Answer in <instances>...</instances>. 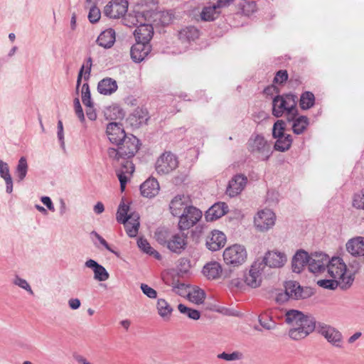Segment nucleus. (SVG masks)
I'll return each instance as SVG.
<instances>
[{"mask_svg":"<svg viewBox=\"0 0 364 364\" xmlns=\"http://www.w3.org/2000/svg\"><path fill=\"white\" fill-rule=\"evenodd\" d=\"M117 146V149H108L107 154L109 159L117 162H119L120 159H122V168L117 171V176L120 182V189L124 191L129 178L134 171V166L129 159L137 153L140 144L139 140L135 136L130 134L127 135Z\"/></svg>","mask_w":364,"mask_h":364,"instance_id":"obj_1","label":"nucleus"},{"mask_svg":"<svg viewBox=\"0 0 364 364\" xmlns=\"http://www.w3.org/2000/svg\"><path fill=\"white\" fill-rule=\"evenodd\" d=\"M285 321L291 328L289 336L295 341L306 338L316 328V319L300 311L291 309L285 313Z\"/></svg>","mask_w":364,"mask_h":364,"instance_id":"obj_2","label":"nucleus"},{"mask_svg":"<svg viewBox=\"0 0 364 364\" xmlns=\"http://www.w3.org/2000/svg\"><path fill=\"white\" fill-rule=\"evenodd\" d=\"M297 100V96L291 93L277 95L272 100V114L281 117L286 113L287 121L291 122L298 114Z\"/></svg>","mask_w":364,"mask_h":364,"instance_id":"obj_3","label":"nucleus"},{"mask_svg":"<svg viewBox=\"0 0 364 364\" xmlns=\"http://www.w3.org/2000/svg\"><path fill=\"white\" fill-rule=\"evenodd\" d=\"M116 219L124 225L128 236L134 237L137 235L140 226L139 215L136 212H130L129 205L122 201L119 205Z\"/></svg>","mask_w":364,"mask_h":364,"instance_id":"obj_4","label":"nucleus"},{"mask_svg":"<svg viewBox=\"0 0 364 364\" xmlns=\"http://www.w3.org/2000/svg\"><path fill=\"white\" fill-rule=\"evenodd\" d=\"M328 274L333 279H338L341 288L346 289L349 288L354 281L353 274L346 275V265L340 257H333L326 267Z\"/></svg>","mask_w":364,"mask_h":364,"instance_id":"obj_5","label":"nucleus"},{"mask_svg":"<svg viewBox=\"0 0 364 364\" xmlns=\"http://www.w3.org/2000/svg\"><path fill=\"white\" fill-rule=\"evenodd\" d=\"M246 258V250L240 245L230 246L226 248L223 252V259L228 265L238 267L245 262Z\"/></svg>","mask_w":364,"mask_h":364,"instance_id":"obj_6","label":"nucleus"},{"mask_svg":"<svg viewBox=\"0 0 364 364\" xmlns=\"http://www.w3.org/2000/svg\"><path fill=\"white\" fill-rule=\"evenodd\" d=\"M247 149L252 154H260L263 160H267L270 156V146L264 137L259 134L248 140Z\"/></svg>","mask_w":364,"mask_h":364,"instance_id":"obj_7","label":"nucleus"},{"mask_svg":"<svg viewBox=\"0 0 364 364\" xmlns=\"http://www.w3.org/2000/svg\"><path fill=\"white\" fill-rule=\"evenodd\" d=\"M202 218V212L194 206L186 208L179 217L178 228L181 230H188L195 225Z\"/></svg>","mask_w":364,"mask_h":364,"instance_id":"obj_8","label":"nucleus"},{"mask_svg":"<svg viewBox=\"0 0 364 364\" xmlns=\"http://www.w3.org/2000/svg\"><path fill=\"white\" fill-rule=\"evenodd\" d=\"M275 214L269 209H264L257 213L254 223L259 230L264 232L272 228L275 224Z\"/></svg>","mask_w":364,"mask_h":364,"instance_id":"obj_9","label":"nucleus"},{"mask_svg":"<svg viewBox=\"0 0 364 364\" xmlns=\"http://www.w3.org/2000/svg\"><path fill=\"white\" fill-rule=\"evenodd\" d=\"M128 2L126 0L109 1L104 8V14L110 18H119L127 11Z\"/></svg>","mask_w":364,"mask_h":364,"instance_id":"obj_10","label":"nucleus"},{"mask_svg":"<svg viewBox=\"0 0 364 364\" xmlns=\"http://www.w3.org/2000/svg\"><path fill=\"white\" fill-rule=\"evenodd\" d=\"M163 244L171 252L181 254L187 247V236L184 234L176 233L172 235L168 239L164 240Z\"/></svg>","mask_w":364,"mask_h":364,"instance_id":"obj_11","label":"nucleus"},{"mask_svg":"<svg viewBox=\"0 0 364 364\" xmlns=\"http://www.w3.org/2000/svg\"><path fill=\"white\" fill-rule=\"evenodd\" d=\"M287 255L282 252L272 250L266 252L261 262L264 264V267L268 266L271 268H281L287 262Z\"/></svg>","mask_w":364,"mask_h":364,"instance_id":"obj_12","label":"nucleus"},{"mask_svg":"<svg viewBox=\"0 0 364 364\" xmlns=\"http://www.w3.org/2000/svg\"><path fill=\"white\" fill-rule=\"evenodd\" d=\"M264 269L262 262H255L249 272L245 276V282L252 288H257L262 282V272Z\"/></svg>","mask_w":364,"mask_h":364,"instance_id":"obj_13","label":"nucleus"},{"mask_svg":"<svg viewBox=\"0 0 364 364\" xmlns=\"http://www.w3.org/2000/svg\"><path fill=\"white\" fill-rule=\"evenodd\" d=\"M188 196L178 195L175 196L169 204V209L171 214L176 217H180L186 208L192 206Z\"/></svg>","mask_w":364,"mask_h":364,"instance_id":"obj_14","label":"nucleus"},{"mask_svg":"<svg viewBox=\"0 0 364 364\" xmlns=\"http://www.w3.org/2000/svg\"><path fill=\"white\" fill-rule=\"evenodd\" d=\"M329 257L323 253H315L309 256V269L311 272H323L329 262Z\"/></svg>","mask_w":364,"mask_h":364,"instance_id":"obj_15","label":"nucleus"},{"mask_svg":"<svg viewBox=\"0 0 364 364\" xmlns=\"http://www.w3.org/2000/svg\"><path fill=\"white\" fill-rule=\"evenodd\" d=\"M318 331L333 346L338 348L342 346V334L335 328L323 325L320 326Z\"/></svg>","mask_w":364,"mask_h":364,"instance_id":"obj_16","label":"nucleus"},{"mask_svg":"<svg viewBox=\"0 0 364 364\" xmlns=\"http://www.w3.org/2000/svg\"><path fill=\"white\" fill-rule=\"evenodd\" d=\"M247 183V178L243 174L234 176L229 181L226 193L230 197H235L240 194L245 188Z\"/></svg>","mask_w":364,"mask_h":364,"instance_id":"obj_17","label":"nucleus"},{"mask_svg":"<svg viewBox=\"0 0 364 364\" xmlns=\"http://www.w3.org/2000/svg\"><path fill=\"white\" fill-rule=\"evenodd\" d=\"M106 133L110 142L116 145L120 144L127 136L122 124L117 122L109 123L107 126Z\"/></svg>","mask_w":364,"mask_h":364,"instance_id":"obj_18","label":"nucleus"},{"mask_svg":"<svg viewBox=\"0 0 364 364\" xmlns=\"http://www.w3.org/2000/svg\"><path fill=\"white\" fill-rule=\"evenodd\" d=\"M151 50V46L150 43L136 41L131 48V58L134 62L140 63L147 56Z\"/></svg>","mask_w":364,"mask_h":364,"instance_id":"obj_19","label":"nucleus"},{"mask_svg":"<svg viewBox=\"0 0 364 364\" xmlns=\"http://www.w3.org/2000/svg\"><path fill=\"white\" fill-rule=\"evenodd\" d=\"M140 191L145 198H154L159 192V183L156 178L150 177L140 186Z\"/></svg>","mask_w":364,"mask_h":364,"instance_id":"obj_20","label":"nucleus"},{"mask_svg":"<svg viewBox=\"0 0 364 364\" xmlns=\"http://www.w3.org/2000/svg\"><path fill=\"white\" fill-rule=\"evenodd\" d=\"M347 251L353 257H364V237H355L349 240L346 245Z\"/></svg>","mask_w":364,"mask_h":364,"instance_id":"obj_21","label":"nucleus"},{"mask_svg":"<svg viewBox=\"0 0 364 364\" xmlns=\"http://www.w3.org/2000/svg\"><path fill=\"white\" fill-rule=\"evenodd\" d=\"M225 242L226 237L223 232L219 230H213L208 237L206 246L209 250L216 251L223 247Z\"/></svg>","mask_w":364,"mask_h":364,"instance_id":"obj_22","label":"nucleus"},{"mask_svg":"<svg viewBox=\"0 0 364 364\" xmlns=\"http://www.w3.org/2000/svg\"><path fill=\"white\" fill-rule=\"evenodd\" d=\"M134 34L137 42L149 43L154 35V28L149 23L141 24L136 28Z\"/></svg>","mask_w":364,"mask_h":364,"instance_id":"obj_23","label":"nucleus"},{"mask_svg":"<svg viewBox=\"0 0 364 364\" xmlns=\"http://www.w3.org/2000/svg\"><path fill=\"white\" fill-rule=\"evenodd\" d=\"M177 157L170 151L165 152L161 156V172L168 173L178 166Z\"/></svg>","mask_w":364,"mask_h":364,"instance_id":"obj_24","label":"nucleus"},{"mask_svg":"<svg viewBox=\"0 0 364 364\" xmlns=\"http://www.w3.org/2000/svg\"><path fill=\"white\" fill-rule=\"evenodd\" d=\"M309 262V255L304 250H299L292 258L291 267L294 272L300 273L303 268L308 264Z\"/></svg>","mask_w":364,"mask_h":364,"instance_id":"obj_25","label":"nucleus"},{"mask_svg":"<svg viewBox=\"0 0 364 364\" xmlns=\"http://www.w3.org/2000/svg\"><path fill=\"white\" fill-rule=\"evenodd\" d=\"M284 289L287 293H289L291 299H301L309 296V295L304 292V289L300 286L299 282L295 281L286 282Z\"/></svg>","mask_w":364,"mask_h":364,"instance_id":"obj_26","label":"nucleus"},{"mask_svg":"<svg viewBox=\"0 0 364 364\" xmlns=\"http://www.w3.org/2000/svg\"><path fill=\"white\" fill-rule=\"evenodd\" d=\"M228 212V206L225 203H217L208 210L205 218L208 221H213L221 218Z\"/></svg>","mask_w":364,"mask_h":364,"instance_id":"obj_27","label":"nucleus"},{"mask_svg":"<svg viewBox=\"0 0 364 364\" xmlns=\"http://www.w3.org/2000/svg\"><path fill=\"white\" fill-rule=\"evenodd\" d=\"M148 119V113L146 109L137 107L129 116L127 120L130 125L133 127H139Z\"/></svg>","mask_w":364,"mask_h":364,"instance_id":"obj_28","label":"nucleus"},{"mask_svg":"<svg viewBox=\"0 0 364 364\" xmlns=\"http://www.w3.org/2000/svg\"><path fill=\"white\" fill-rule=\"evenodd\" d=\"M118 85L115 80L105 77L98 82L97 90L104 95H110L117 90Z\"/></svg>","mask_w":364,"mask_h":364,"instance_id":"obj_29","label":"nucleus"},{"mask_svg":"<svg viewBox=\"0 0 364 364\" xmlns=\"http://www.w3.org/2000/svg\"><path fill=\"white\" fill-rule=\"evenodd\" d=\"M97 43L105 48H111L115 42V31L112 28L102 31L97 38Z\"/></svg>","mask_w":364,"mask_h":364,"instance_id":"obj_30","label":"nucleus"},{"mask_svg":"<svg viewBox=\"0 0 364 364\" xmlns=\"http://www.w3.org/2000/svg\"><path fill=\"white\" fill-rule=\"evenodd\" d=\"M222 272L221 265L217 262L207 263L203 269V274L209 279H215L220 277Z\"/></svg>","mask_w":364,"mask_h":364,"instance_id":"obj_31","label":"nucleus"},{"mask_svg":"<svg viewBox=\"0 0 364 364\" xmlns=\"http://www.w3.org/2000/svg\"><path fill=\"white\" fill-rule=\"evenodd\" d=\"M179 38L182 41H195L200 36V31L195 26H187L179 32Z\"/></svg>","mask_w":364,"mask_h":364,"instance_id":"obj_32","label":"nucleus"},{"mask_svg":"<svg viewBox=\"0 0 364 364\" xmlns=\"http://www.w3.org/2000/svg\"><path fill=\"white\" fill-rule=\"evenodd\" d=\"M219 9L220 8L218 7L217 4L204 7L200 13L201 19L205 21H213L220 13V11H218Z\"/></svg>","mask_w":364,"mask_h":364,"instance_id":"obj_33","label":"nucleus"},{"mask_svg":"<svg viewBox=\"0 0 364 364\" xmlns=\"http://www.w3.org/2000/svg\"><path fill=\"white\" fill-rule=\"evenodd\" d=\"M315 104L314 95L309 91L303 92L300 97L299 105L302 109H309Z\"/></svg>","mask_w":364,"mask_h":364,"instance_id":"obj_34","label":"nucleus"},{"mask_svg":"<svg viewBox=\"0 0 364 364\" xmlns=\"http://www.w3.org/2000/svg\"><path fill=\"white\" fill-rule=\"evenodd\" d=\"M292 121V129L296 134H302L309 124V119L306 116H300L296 119L295 117Z\"/></svg>","mask_w":364,"mask_h":364,"instance_id":"obj_35","label":"nucleus"},{"mask_svg":"<svg viewBox=\"0 0 364 364\" xmlns=\"http://www.w3.org/2000/svg\"><path fill=\"white\" fill-rule=\"evenodd\" d=\"M187 298L192 303L196 304H200L204 301L205 294L203 290L199 288L192 287L188 294Z\"/></svg>","mask_w":364,"mask_h":364,"instance_id":"obj_36","label":"nucleus"},{"mask_svg":"<svg viewBox=\"0 0 364 364\" xmlns=\"http://www.w3.org/2000/svg\"><path fill=\"white\" fill-rule=\"evenodd\" d=\"M277 139V140L274 144L275 150L284 152L289 149L292 143V138L290 134H287L285 136H281Z\"/></svg>","mask_w":364,"mask_h":364,"instance_id":"obj_37","label":"nucleus"},{"mask_svg":"<svg viewBox=\"0 0 364 364\" xmlns=\"http://www.w3.org/2000/svg\"><path fill=\"white\" fill-rule=\"evenodd\" d=\"M178 309L182 314L186 315L188 318L191 319L198 320L200 317V311L191 308H188L184 304H178Z\"/></svg>","mask_w":364,"mask_h":364,"instance_id":"obj_38","label":"nucleus"},{"mask_svg":"<svg viewBox=\"0 0 364 364\" xmlns=\"http://www.w3.org/2000/svg\"><path fill=\"white\" fill-rule=\"evenodd\" d=\"M137 245L143 252L150 255H154L156 259L159 258V253L156 251L153 250L146 240L139 238L137 241Z\"/></svg>","mask_w":364,"mask_h":364,"instance_id":"obj_39","label":"nucleus"},{"mask_svg":"<svg viewBox=\"0 0 364 364\" xmlns=\"http://www.w3.org/2000/svg\"><path fill=\"white\" fill-rule=\"evenodd\" d=\"M285 125V122L282 119L277 120L274 123L272 129V136L274 138L285 136L287 135L284 134Z\"/></svg>","mask_w":364,"mask_h":364,"instance_id":"obj_40","label":"nucleus"},{"mask_svg":"<svg viewBox=\"0 0 364 364\" xmlns=\"http://www.w3.org/2000/svg\"><path fill=\"white\" fill-rule=\"evenodd\" d=\"M28 170V164L25 157H21L18 161V164L16 168V174L19 179V181H22L26 173Z\"/></svg>","mask_w":364,"mask_h":364,"instance_id":"obj_41","label":"nucleus"},{"mask_svg":"<svg viewBox=\"0 0 364 364\" xmlns=\"http://www.w3.org/2000/svg\"><path fill=\"white\" fill-rule=\"evenodd\" d=\"M173 291L183 297H187L189 291H191V288L190 286L184 284V283H176L173 285Z\"/></svg>","mask_w":364,"mask_h":364,"instance_id":"obj_42","label":"nucleus"},{"mask_svg":"<svg viewBox=\"0 0 364 364\" xmlns=\"http://www.w3.org/2000/svg\"><path fill=\"white\" fill-rule=\"evenodd\" d=\"M317 284L324 289L334 290L339 284L341 285V282L333 278L332 279H320L317 282Z\"/></svg>","mask_w":364,"mask_h":364,"instance_id":"obj_43","label":"nucleus"},{"mask_svg":"<svg viewBox=\"0 0 364 364\" xmlns=\"http://www.w3.org/2000/svg\"><path fill=\"white\" fill-rule=\"evenodd\" d=\"M81 98L82 103L85 106H90L91 105V95H90V90L88 84L84 83L82 86L81 89Z\"/></svg>","mask_w":364,"mask_h":364,"instance_id":"obj_44","label":"nucleus"},{"mask_svg":"<svg viewBox=\"0 0 364 364\" xmlns=\"http://www.w3.org/2000/svg\"><path fill=\"white\" fill-rule=\"evenodd\" d=\"M242 13L245 16H250L257 10V5L255 1H246L240 6Z\"/></svg>","mask_w":364,"mask_h":364,"instance_id":"obj_45","label":"nucleus"},{"mask_svg":"<svg viewBox=\"0 0 364 364\" xmlns=\"http://www.w3.org/2000/svg\"><path fill=\"white\" fill-rule=\"evenodd\" d=\"M95 279L100 282L106 281L109 278V274L104 267L99 265L94 269Z\"/></svg>","mask_w":364,"mask_h":364,"instance_id":"obj_46","label":"nucleus"},{"mask_svg":"<svg viewBox=\"0 0 364 364\" xmlns=\"http://www.w3.org/2000/svg\"><path fill=\"white\" fill-rule=\"evenodd\" d=\"M218 358L228 361L240 360L242 358V353L239 351H235L232 353H226L223 352L218 354Z\"/></svg>","mask_w":364,"mask_h":364,"instance_id":"obj_47","label":"nucleus"},{"mask_svg":"<svg viewBox=\"0 0 364 364\" xmlns=\"http://www.w3.org/2000/svg\"><path fill=\"white\" fill-rule=\"evenodd\" d=\"M174 15L172 11H161V26H167L172 23Z\"/></svg>","mask_w":364,"mask_h":364,"instance_id":"obj_48","label":"nucleus"},{"mask_svg":"<svg viewBox=\"0 0 364 364\" xmlns=\"http://www.w3.org/2000/svg\"><path fill=\"white\" fill-rule=\"evenodd\" d=\"M101 17V12L97 7H91L89 9L88 19L92 23H97Z\"/></svg>","mask_w":364,"mask_h":364,"instance_id":"obj_49","label":"nucleus"},{"mask_svg":"<svg viewBox=\"0 0 364 364\" xmlns=\"http://www.w3.org/2000/svg\"><path fill=\"white\" fill-rule=\"evenodd\" d=\"M173 309L171 306L164 299H161V317L168 320V316L171 314Z\"/></svg>","mask_w":364,"mask_h":364,"instance_id":"obj_50","label":"nucleus"},{"mask_svg":"<svg viewBox=\"0 0 364 364\" xmlns=\"http://www.w3.org/2000/svg\"><path fill=\"white\" fill-rule=\"evenodd\" d=\"M91 66H92V60H91V58H89L87 62H86V64L85 65H83L79 72V74H78V76H77V90H78L79 88V86H80V84L81 82V80H82V74H83V72H84V70L85 68H86L87 70L85 71V74H87L88 75H90V69H91Z\"/></svg>","mask_w":364,"mask_h":364,"instance_id":"obj_51","label":"nucleus"},{"mask_svg":"<svg viewBox=\"0 0 364 364\" xmlns=\"http://www.w3.org/2000/svg\"><path fill=\"white\" fill-rule=\"evenodd\" d=\"M14 284L18 286L19 287L26 290L30 294H33V291H32L30 285L25 279L17 277L14 279Z\"/></svg>","mask_w":364,"mask_h":364,"instance_id":"obj_52","label":"nucleus"},{"mask_svg":"<svg viewBox=\"0 0 364 364\" xmlns=\"http://www.w3.org/2000/svg\"><path fill=\"white\" fill-rule=\"evenodd\" d=\"M288 79V73L287 70H279L274 78V82L282 84Z\"/></svg>","mask_w":364,"mask_h":364,"instance_id":"obj_53","label":"nucleus"},{"mask_svg":"<svg viewBox=\"0 0 364 364\" xmlns=\"http://www.w3.org/2000/svg\"><path fill=\"white\" fill-rule=\"evenodd\" d=\"M74 107H75V112L77 117L81 122L85 121V116L83 113L82 108L80 105V100L78 98H75L74 100Z\"/></svg>","mask_w":364,"mask_h":364,"instance_id":"obj_54","label":"nucleus"},{"mask_svg":"<svg viewBox=\"0 0 364 364\" xmlns=\"http://www.w3.org/2000/svg\"><path fill=\"white\" fill-rule=\"evenodd\" d=\"M178 269L181 272L186 273L187 272L190 267V261L187 258L182 257L178 260Z\"/></svg>","mask_w":364,"mask_h":364,"instance_id":"obj_55","label":"nucleus"},{"mask_svg":"<svg viewBox=\"0 0 364 364\" xmlns=\"http://www.w3.org/2000/svg\"><path fill=\"white\" fill-rule=\"evenodd\" d=\"M141 289L144 294L151 299H155L157 296V292L156 290L149 287L147 284H142Z\"/></svg>","mask_w":364,"mask_h":364,"instance_id":"obj_56","label":"nucleus"},{"mask_svg":"<svg viewBox=\"0 0 364 364\" xmlns=\"http://www.w3.org/2000/svg\"><path fill=\"white\" fill-rule=\"evenodd\" d=\"M353 205L358 209H364V192L362 195H356L354 196Z\"/></svg>","mask_w":364,"mask_h":364,"instance_id":"obj_57","label":"nucleus"},{"mask_svg":"<svg viewBox=\"0 0 364 364\" xmlns=\"http://www.w3.org/2000/svg\"><path fill=\"white\" fill-rule=\"evenodd\" d=\"M263 316L259 318V322L260 325L267 330L274 329L276 326L275 323L272 320L271 318H269V320H263Z\"/></svg>","mask_w":364,"mask_h":364,"instance_id":"obj_58","label":"nucleus"},{"mask_svg":"<svg viewBox=\"0 0 364 364\" xmlns=\"http://www.w3.org/2000/svg\"><path fill=\"white\" fill-rule=\"evenodd\" d=\"M0 173L5 181L9 180V178H11L8 165L2 161H0Z\"/></svg>","mask_w":364,"mask_h":364,"instance_id":"obj_59","label":"nucleus"},{"mask_svg":"<svg viewBox=\"0 0 364 364\" xmlns=\"http://www.w3.org/2000/svg\"><path fill=\"white\" fill-rule=\"evenodd\" d=\"M291 297L289 295V293L284 289V292H279L277 294L276 296V301L278 303H284L288 301Z\"/></svg>","mask_w":364,"mask_h":364,"instance_id":"obj_60","label":"nucleus"},{"mask_svg":"<svg viewBox=\"0 0 364 364\" xmlns=\"http://www.w3.org/2000/svg\"><path fill=\"white\" fill-rule=\"evenodd\" d=\"M86 114L90 120H95L97 118V114L93 109L92 104L90 106H87Z\"/></svg>","mask_w":364,"mask_h":364,"instance_id":"obj_61","label":"nucleus"},{"mask_svg":"<svg viewBox=\"0 0 364 364\" xmlns=\"http://www.w3.org/2000/svg\"><path fill=\"white\" fill-rule=\"evenodd\" d=\"M95 237H97V239L99 240V242H100V244L102 245H103L107 250H109V252H113V253H116L115 252H114L109 247V245H108V243L107 242V241L103 238L99 234H97V232H94Z\"/></svg>","mask_w":364,"mask_h":364,"instance_id":"obj_62","label":"nucleus"},{"mask_svg":"<svg viewBox=\"0 0 364 364\" xmlns=\"http://www.w3.org/2000/svg\"><path fill=\"white\" fill-rule=\"evenodd\" d=\"M42 203L47 206V208L50 210L53 211L54 210V206L52 203V201L50 198L48 196H43L41 198Z\"/></svg>","mask_w":364,"mask_h":364,"instance_id":"obj_63","label":"nucleus"},{"mask_svg":"<svg viewBox=\"0 0 364 364\" xmlns=\"http://www.w3.org/2000/svg\"><path fill=\"white\" fill-rule=\"evenodd\" d=\"M68 304L72 309H77L80 306V301L78 299H71L69 300Z\"/></svg>","mask_w":364,"mask_h":364,"instance_id":"obj_64","label":"nucleus"}]
</instances>
